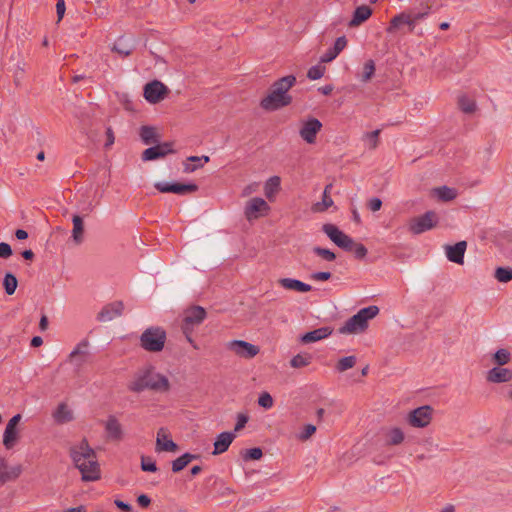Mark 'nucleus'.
Wrapping results in <instances>:
<instances>
[{
	"label": "nucleus",
	"mask_w": 512,
	"mask_h": 512,
	"mask_svg": "<svg viewBox=\"0 0 512 512\" xmlns=\"http://www.w3.org/2000/svg\"><path fill=\"white\" fill-rule=\"evenodd\" d=\"M70 457L75 467L81 472L83 481L91 482L100 479L101 471L96 452L90 447L86 438L70 448Z\"/></svg>",
	"instance_id": "1"
},
{
	"label": "nucleus",
	"mask_w": 512,
	"mask_h": 512,
	"mask_svg": "<svg viewBox=\"0 0 512 512\" xmlns=\"http://www.w3.org/2000/svg\"><path fill=\"white\" fill-rule=\"evenodd\" d=\"M295 84L296 77L294 75H287L276 80L270 86L268 94L260 101V107L266 111H277L289 106L293 98L288 91Z\"/></svg>",
	"instance_id": "2"
},
{
	"label": "nucleus",
	"mask_w": 512,
	"mask_h": 512,
	"mask_svg": "<svg viewBox=\"0 0 512 512\" xmlns=\"http://www.w3.org/2000/svg\"><path fill=\"white\" fill-rule=\"evenodd\" d=\"M128 389L134 393L146 389L163 393L170 390V382L165 375L155 372V368L149 365L137 372L134 380L128 384Z\"/></svg>",
	"instance_id": "3"
},
{
	"label": "nucleus",
	"mask_w": 512,
	"mask_h": 512,
	"mask_svg": "<svg viewBox=\"0 0 512 512\" xmlns=\"http://www.w3.org/2000/svg\"><path fill=\"white\" fill-rule=\"evenodd\" d=\"M378 313L379 308L375 305L362 308L355 315L350 317L338 331L340 334H357L364 332L368 328V321L376 317Z\"/></svg>",
	"instance_id": "4"
},
{
	"label": "nucleus",
	"mask_w": 512,
	"mask_h": 512,
	"mask_svg": "<svg viewBox=\"0 0 512 512\" xmlns=\"http://www.w3.org/2000/svg\"><path fill=\"white\" fill-rule=\"evenodd\" d=\"M166 341V332L161 327H149L140 337L141 347L148 352H160Z\"/></svg>",
	"instance_id": "5"
},
{
	"label": "nucleus",
	"mask_w": 512,
	"mask_h": 512,
	"mask_svg": "<svg viewBox=\"0 0 512 512\" xmlns=\"http://www.w3.org/2000/svg\"><path fill=\"white\" fill-rule=\"evenodd\" d=\"M322 231L328 238L339 248L351 252L353 249L354 240L341 231L336 225L326 223L322 226Z\"/></svg>",
	"instance_id": "6"
},
{
	"label": "nucleus",
	"mask_w": 512,
	"mask_h": 512,
	"mask_svg": "<svg viewBox=\"0 0 512 512\" xmlns=\"http://www.w3.org/2000/svg\"><path fill=\"white\" fill-rule=\"evenodd\" d=\"M437 222L436 213L434 211H427L423 215L410 220L409 230L413 234L419 235L436 227Z\"/></svg>",
	"instance_id": "7"
},
{
	"label": "nucleus",
	"mask_w": 512,
	"mask_h": 512,
	"mask_svg": "<svg viewBox=\"0 0 512 512\" xmlns=\"http://www.w3.org/2000/svg\"><path fill=\"white\" fill-rule=\"evenodd\" d=\"M206 310L198 305L191 306L184 311L181 329L187 332L194 330V327L199 326L206 318Z\"/></svg>",
	"instance_id": "8"
},
{
	"label": "nucleus",
	"mask_w": 512,
	"mask_h": 512,
	"mask_svg": "<svg viewBox=\"0 0 512 512\" xmlns=\"http://www.w3.org/2000/svg\"><path fill=\"white\" fill-rule=\"evenodd\" d=\"M169 92V88L159 80H153L144 86V98L151 104L159 103Z\"/></svg>",
	"instance_id": "9"
},
{
	"label": "nucleus",
	"mask_w": 512,
	"mask_h": 512,
	"mask_svg": "<svg viewBox=\"0 0 512 512\" xmlns=\"http://www.w3.org/2000/svg\"><path fill=\"white\" fill-rule=\"evenodd\" d=\"M433 408L424 405L412 410L408 415V422L412 427L424 428L428 426L432 420Z\"/></svg>",
	"instance_id": "10"
},
{
	"label": "nucleus",
	"mask_w": 512,
	"mask_h": 512,
	"mask_svg": "<svg viewBox=\"0 0 512 512\" xmlns=\"http://www.w3.org/2000/svg\"><path fill=\"white\" fill-rule=\"evenodd\" d=\"M154 187L161 193H174L178 195H186L198 190V186L194 183H179V182H156Z\"/></svg>",
	"instance_id": "11"
},
{
	"label": "nucleus",
	"mask_w": 512,
	"mask_h": 512,
	"mask_svg": "<svg viewBox=\"0 0 512 512\" xmlns=\"http://www.w3.org/2000/svg\"><path fill=\"white\" fill-rule=\"evenodd\" d=\"M270 207L267 202L260 197H255L250 199L245 206V217L251 221L253 219H257L261 216H264Z\"/></svg>",
	"instance_id": "12"
},
{
	"label": "nucleus",
	"mask_w": 512,
	"mask_h": 512,
	"mask_svg": "<svg viewBox=\"0 0 512 512\" xmlns=\"http://www.w3.org/2000/svg\"><path fill=\"white\" fill-rule=\"evenodd\" d=\"M170 153H174L173 142L156 143L145 149L141 158L143 161H153L163 158Z\"/></svg>",
	"instance_id": "13"
},
{
	"label": "nucleus",
	"mask_w": 512,
	"mask_h": 512,
	"mask_svg": "<svg viewBox=\"0 0 512 512\" xmlns=\"http://www.w3.org/2000/svg\"><path fill=\"white\" fill-rule=\"evenodd\" d=\"M124 311V303L121 300L108 303L98 312L96 319L99 322H108L120 317Z\"/></svg>",
	"instance_id": "14"
},
{
	"label": "nucleus",
	"mask_w": 512,
	"mask_h": 512,
	"mask_svg": "<svg viewBox=\"0 0 512 512\" xmlns=\"http://www.w3.org/2000/svg\"><path fill=\"white\" fill-rule=\"evenodd\" d=\"M228 348L233 351L236 355L251 359L259 353V347L246 342L244 340H233L228 344Z\"/></svg>",
	"instance_id": "15"
},
{
	"label": "nucleus",
	"mask_w": 512,
	"mask_h": 512,
	"mask_svg": "<svg viewBox=\"0 0 512 512\" xmlns=\"http://www.w3.org/2000/svg\"><path fill=\"white\" fill-rule=\"evenodd\" d=\"M21 419V414H16L8 421L6 425L3 434V444L7 449H11L18 439L17 426L20 423Z\"/></svg>",
	"instance_id": "16"
},
{
	"label": "nucleus",
	"mask_w": 512,
	"mask_h": 512,
	"mask_svg": "<svg viewBox=\"0 0 512 512\" xmlns=\"http://www.w3.org/2000/svg\"><path fill=\"white\" fill-rule=\"evenodd\" d=\"M322 128V123L316 118H310L304 122L300 129V136L309 144L315 143L316 136Z\"/></svg>",
	"instance_id": "17"
},
{
	"label": "nucleus",
	"mask_w": 512,
	"mask_h": 512,
	"mask_svg": "<svg viewBox=\"0 0 512 512\" xmlns=\"http://www.w3.org/2000/svg\"><path fill=\"white\" fill-rule=\"evenodd\" d=\"M155 450L157 452H177L179 450L178 444L170 438L167 430L163 427L157 432Z\"/></svg>",
	"instance_id": "18"
},
{
	"label": "nucleus",
	"mask_w": 512,
	"mask_h": 512,
	"mask_svg": "<svg viewBox=\"0 0 512 512\" xmlns=\"http://www.w3.org/2000/svg\"><path fill=\"white\" fill-rule=\"evenodd\" d=\"M107 439L119 442L123 439L124 433L122 425L114 415H109L104 424Z\"/></svg>",
	"instance_id": "19"
},
{
	"label": "nucleus",
	"mask_w": 512,
	"mask_h": 512,
	"mask_svg": "<svg viewBox=\"0 0 512 512\" xmlns=\"http://www.w3.org/2000/svg\"><path fill=\"white\" fill-rule=\"evenodd\" d=\"M466 248H467L466 241H459V242L455 243L454 245H446L445 252H446L447 259L450 262H453L456 264H463Z\"/></svg>",
	"instance_id": "20"
},
{
	"label": "nucleus",
	"mask_w": 512,
	"mask_h": 512,
	"mask_svg": "<svg viewBox=\"0 0 512 512\" xmlns=\"http://www.w3.org/2000/svg\"><path fill=\"white\" fill-rule=\"evenodd\" d=\"M236 435L234 432H222L220 433L214 442L213 455H219L226 452L235 439Z\"/></svg>",
	"instance_id": "21"
},
{
	"label": "nucleus",
	"mask_w": 512,
	"mask_h": 512,
	"mask_svg": "<svg viewBox=\"0 0 512 512\" xmlns=\"http://www.w3.org/2000/svg\"><path fill=\"white\" fill-rule=\"evenodd\" d=\"M512 379V370L494 367L488 371L487 380L492 383H505Z\"/></svg>",
	"instance_id": "22"
},
{
	"label": "nucleus",
	"mask_w": 512,
	"mask_h": 512,
	"mask_svg": "<svg viewBox=\"0 0 512 512\" xmlns=\"http://www.w3.org/2000/svg\"><path fill=\"white\" fill-rule=\"evenodd\" d=\"M331 333L332 329L330 327H321L303 334L301 336V341L304 344L313 343L327 338Z\"/></svg>",
	"instance_id": "23"
},
{
	"label": "nucleus",
	"mask_w": 512,
	"mask_h": 512,
	"mask_svg": "<svg viewBox=\"0 0 512 512\" xmlns=\"http://www.w3.org/2000/svg\"><path fill=\"white\" fill-rule=\"evenodd\" d=\"M278 283L287 290H294L301 293L309 292L312 290L311 285L297 279L281 278L278 280Z\"/></svg>",
	"instance_id": "24"
},
{
	"label": "nucleus",
	"mask_w": 512,
	"mask_h": 512,
	"mask_svg": "<svg viewBox=\"0 0 512 512\" xmlns=\"http://www.w3.org/2000/svg\"><path fill=\"white\" fill-rule=\"evenodd\" d=\"M372 15V9L367 5H362L354 10L353 17L349 23V26L356 27L361 25L363 22L369 19Z\"/></svg>",
	"instance_id": "25"
},
{
	"label": "nucleus",
	"mask_w": 512,
	"mask_h": 512,
	"mask_svg": "<svg viewBox=\"0 0 512 512\" xmlns=\"http://www.w3.org/2000/svg\"><path fill=\"white\" fill-rule=\"evenodd\" d=\"M140 138L145 145H153L159 143L160 136L153 126L143 125L140 128Z\"/></svg>",
	"instance_id": "26"
},
{
	"label": "nucleus",
	"mask_w": 512,
	"mask_h": 512,
	"mask_svg": "<svg viewBox=\"0 0 512 512\" xmlns=\"http://www.w3.org/2000/svg\"><path fill=\"white\" fill-rule=\"evenodd\" d=\"M199 454L184 453L172 461V471L178 473L182 471L191 461L199 459Z\"/></svg>",
	"instance_id": "27"
},
{
	"label": "nucleus",
	"mask_w": 512,
	"mask_h": 512,
	"mask_svg": "<svg viewBox=\"0 0 512 512\" xmlns=\"http://www.w3.org/2000/svg\"><path fill=\"white\" fill-rule=\"evenodd\" d=\"M53 417L59 424H65L71 422L74 419L72 411L65 403L58 405L57 409L53 413Z\"/></svg>",
	"instance_id": "28"
},
{
	"label": "nucleus",
	"mask_w": 512,
	"mask_h": 512,
	"mask_svg": "<svg viewBox=\"0 0 512 512\" xmlns=\"http://www.w3.org/2000/svg\"><path fill=\"white\" fill-rule=\"evenodd\" d=\"M73 222V230H72V238L75 244L79 245L83 242L84 235V222L81 216L74 215L72 218Z\"/></svg>",
	"instance_id": "29"
},
{
	"label": "nucleus",
	"mask_w": 512,
	"mask_h": 512,
	"mask_svg": "<svg viewBox=\"0 0 512 512\" xmlns=\"http://www.w3.org/2000/svg\"><path fill=\"white\" fill-rule=\"evenodd\" d=\"M409 15L408 12H402L396 16H394L389 23V26L387 27L388 33H394L396 32L402 25H406L409 23Z\"/></svg>",
	"instance_id": "30"
},
{
	"label": "nucleus",
	"mask_w": 512,
	"mask_h": 512,
	"mask_svg": "<svg viewBox=\"0 0 512 512\" xmlns=\"http://www.w3.org/2000/svg\"><path fill=\"white\" fill-rule=\"evenodd\" d=\"M134 47L131 45L127 39L124 37H120L113 45L112 51L118 53L122 57L129 56Z\"/></svg>",
	"instance_id": "31"
},
{
	"label": "nucleus",
	"mask_w": 512,
	"mask_h": 512,
	"mask_svg": "<svg viewBox=\"0 0 512 512\" xmlns=\"http://www.w3.org/2000/svg\"><path fill=\"white\" fill-rule=\"evenodd\" d=\"M281 179L279 176L270 177L265 183V195L271 200L275 193H277L280 189Z\"/></svg>",
	"instance_id": "32"
},
{
	"label": "nucleus",
	"mask_w": 512,
	"mask_h": 512,
	"mask_svg": "<svg viewBox=\"0 0 512 512\" xmlns=\"http://www.w3.org/2000/svg\"><path fill=\"white\" fill-rule=\"evenodd\" d=\"M435 194L439 198V200L443 202H449L456 198L457 192L454 188H450L448 186H441L434 189Z\"/></svg>",
	"instance_id": "33"
},
{
	"label": "nucleus",
	"mask_w": 512,
	"mask_h": 512,
	"mask_svg": "<svg viewBox=\"0 0 512 512\" xmlns=\"http://www.w3.org/2000/svg\"><path fill=\"white\" fill-rule=\"evenodd\" d=\"M458 107L463 113L472 114L476 110V102L466 95H461L458 97Z\"/></svg>",
	"instance_id": "34"
},
{
	"label": "nucleus",
	"mask_w": 512,
	"mask_h": 512,
	"mask_svg": "<svg viewBox=\"0 0 512 512\" xmlns=\"http://www.w3.org/2000/svg\"><path fill=\"white\" fill-rule=\"evenodd\" d=\"M312 355L310 353H299L290 360V365L293 368H303L311 364Z\"/></svg>",
	"instance_id": "35"
},
{
	"label": "nucleus",
	"mask_w": 512,
	"mask_h": 512,
	"mask_svg": "<svg viewBox=\"0 0 512 512\" xmlns=\"http://www.w3.org/2000/svg\"><path fill=\"white\" fill-rule=\"evenodd\" d=\"M331 189H332V184H328L325 186V189L323 191V196H322V202L316 203L314 206L316 211H320V212L325 211L333 205V200L329 195Z\"/></svg>",
	"instance_id": "36"
},
{
	"label": "nucleus",
	"mask_w": 512,
	"mask_h": 512,
	"mask_svg": "<svg viewBox=\"0 0 512 512\" xmlns=\"http://www.w3.org/2000/svg\"><path fill=\"white\" fill-rule=\"evenodd\" d=\"M403 440H404V433L398 427L392 428L391 430L388 431V433L386 435L387 445H399L403 442Z\"/></svg>",
	"instance_id": "37"
},
{
	"label": "nucleus",
	"mask_w": 512,
	"mask_h": 512,
	"mask_svg": "<svg viewBox=\"0 0 512 512\" xmlns=\"http://www.w3.org/2000/svg\"><path fill=\"white\" fill-rule=\"evenodd\" d=\"M18 280L14 274L7 272L3 279V287L6 294L13 295L17 289Z\"/></svg>",
	"instance_id": "38"
},
{
	"label": "nucleus",
	"mask_w": 512,
	"mask_h": 512,
	"mask_svg": "<svg viewBox=\"0 0 512 512\" xmlns=\"http://www.w3.org/2000/svg\"><path fill=\"white\" fill-rule=\"evenodd\" d=\"M188 161H198V164H185L184 172L191 173L197 170L198 168L203 166V163H208L210 161L209 156H190L187 158Z\"/></svg>",
	"instance_id": "39"
},
{
	"label": "nucleus",
	"mask_w": 512,
	"mask_h": 512,
	"mask_svg": "<svg viewBox=\"0 0 512 512\" xmlns=\"http://www.w3.org/2000/svg\"><path fill=\"white\" fill-rule=\"evenodd\" d=\"M375 73V62L372 59L367 60L363 66V72L360 80L364 83L370 81Z\"/></svg>",
	"instance_id": "40"
},
{
	"label": "nucleus",
	"mask_w": 512,
	"mask_h": 512,
	"mask_svg": "<svg viewBox=\"0 0 512 512\" xmlns=\"http://www.w3.org/2000/svg\"><path fill=\"white\" fill-rule=\"evenodd\" d=\"M510 358H511L510 352L507 349L502 348V349L497 350L494 353L492 360L498 366H503L510 361Z\"/></svg>",
	"instance_id": "41"
},
{
	"label": "nucleus",
	"mask_w": 512,
	"mask_h": 512,
	"mask_svg": "<svg viewBox=\"0 0 512 512\" xmlns=\"http://www.w3.org/2000/svg\"><path fill=\"white\" fill-rule=\"evenodd\" d=\"M495 278L501 283H507L512 280V268L498 267L495 270Z\"/></svg>",
	"instance_id": "42"
},
{
	"label": "nucleus",
	"mask_w": 512,
	"mask_h": 512,
	"mask_svg": "<svg viewBox=\"0 0 512 512\" xmlns=\"http://www.w3.org/2000/svg\"><path fill=\"white\" fill-rule=\"evenodd\" d=\"M356 364V357L355 356H346L341 358L336 365V369L339 372H344L348 369H351Z\"/></svg>",
	"instance_id": "43"
},
{
	"label": "nucleus",
	"mask_w": 512,
	"mask_h": 512,
	"mask_svg": "<svg viewBox=\"0 0 512 512\" xmlns=\"http://www.w3.org/2000/svg\"><path fill=\"white\" fill-rule=\"evenodd\" d=\"M312 251L315 255L321 257L323 260L331 262L336 259V254L327 248L315 246L313 247Z\"/></svg>",
	"instance_id": "44"
},
{
	"label": "nucleus",
	"mask_w": 512,
	"mask_h": 512,
	"mask_svg": "<svg viewBox=\"0 0 512 512\" xmlns=\"http://www.w3.org/2000/svg\"><path fill=\"white\" fill-rule=\"evenodd\" d=\"M263 456V451L259 447L246 449L242 452V458L244 461L259 460Z\"/></svg>",
	"instance_id": "45"
},
{
	"label": "nucleus",
	"mask_w": 512,
	"mask_h": 512,
	"mask_svg": "<svg viewBox=\"0 0 512 512\" xmlns=\"http://www.w3.org/2000/svg\"><path fill=\"white\" fill-rule=\"evenodd\" d=\"M141 469L144 472L151 473H155L158 470L155 460L152 457L145 455L141 456Z\"/></svg>",
	"instance_id": "46"
},
{
	"label": "nucleus",
	"mask_w": 512,
	"mask_h": 512,
	"mask_svg": "<svg viewBox=\"0 0 512 512\" xmlns=\"http://www.w3.org/2000/svg\"><path fill=\"white\" fill-rule=\"evenodd\" d=\"M89 346V341L87 339H83L80 341L77 346L74 348V350L69 354V358L71 361H73L77 356L79 355H85L86 354V348Z\"/></svg>",
	"instance_id": "47"
},
{
	"label": "nucleus",
	"mask_w": 512,
	"mask_h": 512,
	"mask_svg": "<svg viewBox=\"0 0 512 512\" xmlns=\"http://www.w3.org/2000/svg\"><path fill=\"white\" fill-rule=\"evenodd\" d=\"M325 72V67L324 66H321V65H315V66H312L308 72H307V77L311 80H317V79H320L323 74Z\"/></svg>",
	"instance_id": "48"
},
{
	"label": "nucleus",
	"mask_w": 512,
	"mask_h": 512,
	"mask_svg": "<svg viewBox=\"0 0 512 512\" xmlns=\"http://www.w3.org/2000/svg\"><path fill=\"white\" fill-rule=\"evenodd\" d=\"M420 5L423 6L422 11H419V12L410 11L409 12V13H412V17L414 18V21H417V22L424 19L430 12V6L427 4V2L425 0H423Z\"/></svg>",
	"instance_id": "49"
},
{
	"label": "nucleus",
	"mask_w": 512,
	"mask_h": 512,
	"mask_svg": "<svg viewBox=\"0 0 512 512\" xmlns=\"http://www.w3.org/2000/svg\"><path fill=\"white\" fill-rule=\"evenodd\" d=\"M258 405L265 409L271 408L273 406L272 396L268 392L261 393L258 398Z\"/></svg>",
	"instance_id": "50"
},
{
	"label": "nucleus",
	"mask_w": 512,
	"mask_h": 512,
	"mask_svg": "<svg viewBox=\"0 0 512 512\" xmlns=\"http://www.w3.org/2000/svg\"><path fill=\"white\" fill-rule=\"evenodd\" d=\"M352 251L354 252L355 258L359 260L364 259L368 253L367 248L363 244L355 242Z\"/></svg>",
	"instance_id": "51"
},
{
	"label": "nucleus",
	"mask_w": 512,
	"mask_h": 512,
	"mask_svg": "<svg viewBox=\"0 0 512 512\" xmlns=\"http://www.w3.org/2000/svg\"><path fill=\"white\" fill-rule=\"evenodd\" d=\"M249 421V416L246 413H238L237 421L234 427V433L241 431Z\"/></svg>",
	"instance_id": "52"
},
{
	"label": "nucleus",
	"mask_w": 512,
	"mask_h": 512,
	"mask_svg": "<svg viewBox=\"0 0 512 512\" xmlns=\"http://www.w3.org/2000/svg\"><path fill=\"white\" fill-rule=\"evenodd\" d=\"M316 432V426L313 424H307L304 426L302 433L299 438L303 441L309 439Z\"/></svg>",
	"instance_id": "53"
},
{
	"label": "nucleus",
	"mask_w": 512,
	"mask_h": 512,
	"mask_svg": "<svg viewBox=\"0 0 512 512\" xmlns=\"http://www.w3.org/2000/svg\"><path fill=\"white\" fill-rule=\"evenodd\" d=\"M0 462H1V465H0V481L2 483H5V482L9 481L8 465H7L6 461L3 458H0Z\"/></svg>",
	"instance_id": "54"
},
{
	"label": "nucleus",
	"mask_w": 512,
	"mask_h": 512,
	"mask_svg": "<svg viewBox=\"0 0 512 512\" xmlns=\"http://www.w3.org/2000/svg\"><path fill=\"white\" fill-rule=\"evenodd\" d=\"M347 45V39L345 36L338 37L334 43V46L332 47L334 52H336L338 55L339 53L346 47Z\"/></svg>",
	"instance_id": "55"
},
{
	"label": "nucleus",
	"mask_w": 512,
	"mask_h": 512,
	"mask_svg": "<svg viewBox=\"0 0 512 512\" xmlns=\"http://www.w3.org/2000/svg\"><path fill=\"white\" fill-rule=\"evenodd\" d=\"M13 251L8 243H0V258L7 259L12 255Z\"/></svg>",
	"instance_id": "56"
},
{
	"label": "nucleus",
	"mask_w": 512,
	"mask_h": 512,
	"mask_svg": "<svg viewBox=\"0 0 512 512\" xmlns=\"http://www.w3.org/2000/svg\"><path fill=\"white\" fill-rule=\"evenodd\" d=\"M332 274L328 271L314 272L310 278L316 281H327L331 278Z\"/></svg>",
	"instance_id": "57"
},
{
	"label": "nucleus",
	"mask_w": 512,
	"mask_h": 512,
	"mask_svg": "<svg viewBox=\"0 0 512 512\" xmlns=\"http://www.w3.org/2000/svg\"><path fill=\"white\" fill-rule=\"evenodd\" d=\"M66 7H65V1L64 0H57L56 3V13H57V23H59L64 15H65Z\"/></svg>",
	"instance_id": "58"
},
{
	"label": "nucleus",
	"mask_w": 512,
	"mask_h": 512,
	"mask_svg": "<svg viewBox=\"0 0 512 512\" xmlns=\"http://www.w3.org/2000/svg\"><path fill=\"white\" fill-rule=\"evenodd\" d=\"M382 207V200L379 199V198H372L369 200L368 202V208L373 211V212H376V211H379Z\"/></svg>",
	"instance_id": "59"
},
{
	"label": "nucleus",
	"mask_w": 512,
	"mask_h": 512,
	"mask_svg": "<svg viewBox=\"0 0 512 512\" xmlns=\"http://www.w3.org/2000/svg\"><path fill=\"white\" fill-rule=\"evenodd\" d=\"M379 134H380V130L379 129L374 130V131H372V132L367 134V137H368V139L371 142V148H373V149H375L377 147V145H378Z\"/></svg>",
	"instance_id": "60"
},
{
	"label": "nucleus",
	"mask_w": 512,
	"mask_h": 512,
	"mask_svg": "<svg viewBox=\"0 0 512 512\" xmlns=\"http://www.w3.org/2000/svg\"><path fill=\"white\" fill-rule=\"evenodd\" d=\"M114 504L116 505V507L118 509H120L123 512H132L133 511V507L129 503H126L122 500L116 499L114 501Z\"/></svg>",
	"instance_id": "61"
},
{
	"label": "nucleus",
	"mask_w": 512,
	"mask_h": 512,
	"mask_svg": "<svg viewBox=\"0 0 512 512\" xmlns=\"http://www.w3.org/2000/svg\"><path fill=\"white\" fill-rule=\"evenodd\" d=\"M137 503L141 508H147L151 504V499L146 494H141L137 497Z\"/></svg>",
	"instance_id": "62"
},
{
	"label": "nucleus",
	"mask_w": 512,
	"mask_h": 512,
	"mask_svg": "<svg viewBox=\"0 0 512 512\" xmlns=\"http://www.w3.org/2000/svg\"><path fill=\"white\" fill-rule=\"evenodd\" d=\"M338 56V54L336 52H334L333 48H329L325 54L321 57V62H330L332 60H334L336 57Z\"/></svg>",
	"instance_id": "63"
},
{
	"label": "nucleus",
	"mask_w": 512,
	"mask_h": 512,
	"mask_svg": "<svg viewBox=\"0 0 512 512\" xmlns=\"http://www.w3.org/2000/svg\"><path fill=\"white\" fill-rule=\"evenodd\" d=\"M114 141H115V137H114V132L112 130L111 127H108L106 129V143H105V148H109L111 147L113 144H114Z\"/></svg>",
	"instance_id": "64"
}]
</instances>
